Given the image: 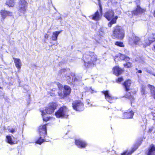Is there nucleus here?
<instances>
[{"label": "nucleus", "instance_id": "f257e3e1", "mask_svg": "<svg viewBox=\"0 0 155 155\" xmlns=\"http://www.w3.org/2000/svg\"><path fill=\"white\" fill-rule=\"evenodd\" d=\"M98 60L97 55L94 52L91 51L84 54L82 58L84 65L86 68L94 66Z\"/></svg>", "mask_w": 155, "mask_h": 155}, {"label": "nucleus", "instance_id": "f03ea898", "mask_svg": "<svg viewBox=\"0 0 155 155\" xmlns=\"http://www.w3.org/2000/svg\"><path fill=\"white\" fill-rule=\"evenodd\" d=\"M132 82L130 79L126 80L121 83V85L124 88L126 93L124 95L123 97L129 100L131 104L135 102V98L134 95L136 94L137 91L135 90L129 91L130 90V87L131 85Z\"/></svg>", "mask_w": 155, "mask_h": 155}, {"label": "nucleus", "instance_id": "7ed1b4c3", "mask_svg": "<svg viewBox=\"0 0 155 155\" xmlns=\"http://www.w3.org/2000/svg\"><path fill=\"white\" fill-rule=\"evenodd\" d=\"M68 111L69 110L67 106H62L55 112L54 115L57 118H67L69 116L68 114Z\"/></svg>", "mask_w": 155, "mask_h": 155}, {"label": "nucleus", "instance_id": "20e7f679", "mask_svg": "<svg viewBox=\"0 0 155 155\" xmlns=\"http://www.w3.org/2000/svg\"><path fill=\"white\" fill-rule=\"evenodd\" d=\"M112 35L118 39L122 40L125 35L124 30L121 27L116 25L113 28Z\"/></svg>", "mask_w": 155, "mask_h": 155}, {"label": "nucleus", "instance_id": "39448f33", "mask_svg": "<svg viewBox=\"0 0 155 155\" xmlns=\"http://www.w3.org/2000/svg\"><path fill=\"white\" fill-rule=\"evenodd\" d=\"M28 3L27 0H19L16 8L19 13L25 14L27 11Z\"/></svg>", "mask_w": 155, "mask_h": 155}, {"label": "nucleus", "instance_id": "423d86ee", "mask_svg": "<svg viewBox=\"0 0 155 155\" xmlns=\"http://www.w3.org/2000/svg\"><path fill=\"white\" fill-rule=\"evenodd\" d=\"M73 109L76 111H81L84 109V105L83 102L80 100H76L72 103Z\"/></svg>", "mask_w": 155, "mask_h": 155}, {"label": "nucleus", "instance_id": "0eeeda50", "mask_svg": "<svg viewBox=\"0 0 155 155\" xmlns=\"http://www.w3.org/2000/svg\"><path fill=\"white\" fill-rule=\"evenodd\" d=\"M58 106V105L56 102H52L49 103L45 109L46 113L48 114H52L54 112Z\"/></svg>", "mask_w": 155, "mask_h": 155}, {"label": "nucleus", "instance_id": "6e6552de", "mask_svg": "<svg viewBox=\"0 0 155 155\" xmlns=\"http://www.w3.org/2000/svg\"><path fill=\"white\" fill-rule=\"evenodd\" d=\"M122 60L126 62L123 64V66L125 68H131L133 66L132 63L128 61L130 60V58L125 54H122Z\"/></svg>", "mask_w": 155, "mask_h": 155}, {"label": "nucleus", "instance_id": "1a4fd4ad", "mask_svg": "<svg viewBox=\"0 0 155 155\" xmlns=\"http://www.w3.org/2000/svg\"><path fill=\"white\" fill-rule=\"evenodd\" d=\"M48 124L40 125L39 126L38 130L40 136H42L44 138L47 135V128L46 126Z\"/></svg>", "mask_w": 155, "mask_h": 155}, {"label": "nucleus", "instance_id": "9d476101", "mask_svg": "<svg viewBox=\"0 0 155 155\" xmlns=\"http://www.w3.org/2000/svg\"><path fill=\"white\" fill-rule=\"evenodd\" d=\"M63 94H61L60 96L61 97V99H64L70 95L71 92V87L67 85H64L63 87Z\"/></svg>", "mask_w": 155, "mask_h": 155}, {"label": "nucleus", "instance_id": "9b49d317", "mask_svg": "<svg viewBox=\"0 0 155 155\" xmlns=\"http://www.w3.org/2000/svg\"><path fill=\"white\" fill-rule=\"evenodd\" d=\"M75 144L80 148H85L87 146V144L85 141L80 139L75 140Z\"/></svg>", "mask_w": 155, "mask_h": 155}, {"label": "nucleus", "instance_id": "f8f14e48", "mask_svg": "<svg viewBox=\"0 0 155 155\" xmlns=\"http://www.w3.org/2000/svg\"><path fill=\"white\" fill-rule=\"evenodd\" d=\"M146 9L141 8L139 5H137L136 8L131 12L132 15H137L144 13Z\"/></svg>", "mask_w": 155, "mask_h": 155}, {"label": "nucleus", "instance_id": "ddd939ff", "mask_svg": "<svg viewBox=\"0 0 155 155\" xmlns=\"http://www.w3.org/2000/svg\"><path fill=\"white\" fill-rule=\"evenodd\" d=\"M101 93L104 94L105 98L107 101L110 103H112L114 98L109 93V90L103 91Z\"/></svg>", "mask_w": 155, "mask_h": 155}, {"label": "nucleus", "instance_id": "4468645a", "mask_svg": "<svg viewBox=\"0 0 155 155\" xmlns=\"http://www.w3.org/2000/svg\"><path fill=\"white\" fill-rule=\"evenodd\" d=\"M114 11L111 9H109L105 12L104 16L108 21H110L114 18Z\"/></svg>", "mask_w": 155, "mask_h": 155}, {"label": "nucleus", "instance_id": "2eb2a0df", "mask_svg": "<svg viewBox=\"0 0 155 155\" xmlns=\"http://www.w3.org/2000/svg\"><path fill=\"white\" fill-rule=\"evenodd\" d=\"M134 114V111L132 110L129 109L123 113V117L124 119L132 118Z\"/></svg>", "mask_w": 155, "mask_h": 155}, {"label": "nucleus", "instance_id": "dca6fc26", "mask_svg": "<svg viewBox=\"0 0 155 155\" xmlns=\"http://www.w3.org/2000/svg\"><path fill=\"white\" fill-rule=\"evenodd\" d=\"M113 74L117 76L121 75L124 72V70L120 68L118 66H116L113 68Z\"/></svg>", "mask_w": 155, "mask_h": 155}, {"label": "nucleus", "instance_id": "f3484780", "mask_svg": "<svg viewBox=\"0 0 155 155\" xmlns=\"http://www.w3.org/2000/svg\"><path fill=\"white\" fill-rule=\"evenodd\" d=\"M133 43L135 45L141 46V43L142 42L141 38L135 35H133L132 38Z\"/></svg>", "mask_w": 155, "mask_h": 155}, {"label": "nucleus", "instance_id": "a211bd4d", "mask_svg": "<svg viewBox=\"0 0 155 155\" xmlns=\"http://www.w3.org/2000/svg\"><path fill=\"white\" fill-rule=\"evenodd\" d=\"M0 13L2 18L4 20L7 16H11L12 15V13L9 11L1 10Z\"/></svg>", "mask_w": 155, "mask_h": 155}, {"label": "nucleus", "instance_id": "6ab92c4d", "mask_svg": "<svg viewBox=\"0 0 155 155\" xmlns=\"http://www.w3.org/2000/svg\"><path fill=\"white\" fill-rule=\"evenodd\" d=\"M6 142L12 145L13 144L17 143L18 141L19 140L18 139V137L17 138H13L15 140V141H13L11 137V136L10 135H7L6 137Z\"/></svg>", "mask_w": 155, "mask_h": 155}, {"label": "nucleus", "instance_id": "aec40b11", "mask_svg": "<svg viewBox=\"0 0 155 155\" xmlns=\"http://www.w3.org/2000/svg\"><path fill=\"white\" fill-rule=\"evenodd\" d=\"M146 154L147 155H155V145L152 144L150 145Z\"/></svg>", "mask_w": 155, "mask_h": 155}, {"label": "nucleus", "instance_id": "412c9836", "mask_svg": "<svg viewBox=\"0 0 155 155\" xmlns=\"http://www.w3.org/2000/svg\"><path fill=\"white\" fill-rule=\"evenodd\" d=\"M89 17L92 20L95 21H98L100 19V15L97 10L94 14L89 16Z\"/></svg>", "mask_w": 155, "mask_h": 155}, {"label": "nucleus", "instance_id": "4be33fe9", "mask_svg": "<svg viewBox=\"0 0 155 155\" xmlns=\"http://www.w3.org/2000/svg\"><path fill=\"white\" fill-rule=\"evenodd\" d=\"M147 87L150 90L151 96L155 100V87L150 84H148Z\"/></svg>", "mask_w": 155, "mask_h": 155}, {"label": "nucleus", "instance_id": "5701e85b", "mask_svg": "<svg viewBox=\"0 0 155 155\" xmlns=\"http://www.w3.org/2000/svg\"><path fill=\"white\" fill-rule=\"evenodd\" d=\"M13 59L16 68L20 70L21 66V63L19 58H13Z\"/></svg>", "mask_w": 155, "mask_h": 155}, {"label": "nucleus", "instance_id": "b1692460", "mask_svg": "<svg viewBox=\"0 0 155 155\" xmlns=\"http://www.w3.org/2000/svg\"><path fill=\"white\" fill-rule=\"evenodd\" d=\"M15 4V0H6L5 3V5L9 8L14 7Z\"/></svg>", "mask_w": 155, "mask_h": 155}, {"label": "nucleus", "instance_id": "393cba45", "mask_svg": "<svg viewBox=\"0 0 155 155\" xmlns=\"http://www.w3.org/2000/svg\"><path fill=\"white\" fill-rule=\"evenodd\" d=\"M151 44H152L150 42L148 38H147V39L144 40L143 43L141 42V45L142 46L143 48H145L147 47L150 46Z\"/></svg>", "mask_w": 155, "mask_h": 155}, {"label": "nucleus", "instance_id": "a878e982", "mask_svg": "<svg viewBox=\"0 0 155 155\" xmlns=\"http://www.w3.org/2000/svg\"><path fill=\"white\" fill-rule=\"evenodd\" d=\"M118 18L117 16H115L114 17L112 20H110V21L108 23V26L110 28L112 27V25L114 24H116L117 23V20Z\"/></svg>", "mask_w": 155, "mask_h": 155}, {"label": "nucleus", "instance_id": "bb28decb", "mask_svg": "<svg viewBox=\"0 0 155 155\" xmlns=\"http://www.w3.org/2000/svg\"><path fill=\"white\" fill-rule=\"evenodd\" d=\"M61 31H56L53 33V35L51 36L52 40L53 41H56L58 39V35L60 33Z\"/></svg>", "mask_w": 155, "mask_h": 155}, {"label": "nucleus", "instance_id": "cd10ccee", "mask_svg": "<svg viewBox=\"0 0 155 155\" xmlns=\"http://www.w3.org/2000/svg\"><path fill=\"white\" fill-rule=\"evenodd\" d=\"M76 80H77L76 78L72 76L71 77L70 76H68V78L67 79L68 83L69 84H73Z\"/></svg>", "mask_w": 155, "mask_h": 155}, {"label": "nucleus", "instance_id": "c85d7f7f", "mask_svg": "<svg viewBox=\"0 0 155 155\" xmlns=\"http://www.w3.org/2000/svg\"><path fill=\"white\" fill-rule=\"evenodd\" d=\"M41 115L43 117V120L44 121H47L49 120L50 118H51V117L45 116L44 115L45 114V113L43 110H41Z\"/></svg>", "mask_w": 155, "mask_h": 155}, {"label": "nucleus", "instance_id": "c756f323", "mask_svg": "<svg viewBox=\"0 0 155 155\" xmlns=\"http://www.w3.org/2000/svg\"><path fill=\"white\" fill-rule=\"evenodd\" d=\"M138 146L137 145L134 146L132 148L130 151L128 152L127 155H131L138 148Z\"/></svg>", "mask_w": 155, "mask_h": 155}, {"label": "nucleus", "instance_id": "7c9ffc66", "mask_svg": "<svg viewBox=\"0 0 155 155\" xmlns=\"http://www.w3.org/2000/svg\"><path fill=\"white\" fill-rule=\"evenodd\" d=\"M148 38L152 44L155 42V33H152Z\"/></svg>", "mask_w": 155, "mask_h": 155}, {"label": "nucleus", "instance_id": "2f4dec72", "mask_svg": "<svg viewBox=\"0 0 155 155\" xmlns=\"http://www.w3.org/2000/svg\"><path fill=\"white\" fill-rule=\"evenodd\" d=\"M41 137L40 136L39 139L36 141L35 142L36 143L41 145L42 143L45 141V139H41Z\"/></svg>", "mask_w": 155, "mask_h": 155}, {"label": "nucleus", "instance_id": "473e14b6", "mask_svg": "<svg viewBox=\"0 0 155 155\" xmlns=\"http://www.w3.org/2000/svg\"><path fill=\"white\" fill-rule=\"evenodd\" d=\"M145 87L143 86L141 87V93L142 95H145L147 94V91H146Z\"/></svg>", "mask_w": 155, "mask_h": 155}, {"label": "nucleus", "instance_id": "72a5a7b5", "mask_svg": "<svg viewBox=\"0 0 155 155\" xmlns=\"http://www.w3.org/2000/svg\"><path fill=\"white\" fill-rule=\"evenodd\" d=\"M115 45L117 46L121 47H124L125 46L123 43L121 41H116L115 43Z\"/></svg>", "mask_w": 155, "mask_h": 155}, {"label": "nucleus", "instance_id": "f704fd0d", "mask_svg": "<svg viewBox=\"0 0 155 155\" xmlns=\"http://www.w3.org/2000/svg\"><path fill=\"white\" fill-rule=\"evenodd\" d=\"M124 78L122 77L118 78L116 79L115 81L117 83L120 84L121 82L124 81Z\"/></svg>", "mask_w": 155, "mask_h": 155}, {"label": "nucleus", "instance_id": "c9c22d12", "mask_svg": "<svg viewBox=\"0 0 155 155\" xmlns=\"http://www.w3.org/2000/svg\"><path fill=\"white\" fill-rule=\"evenodd\" d=\"M98 1H99L98 3V4L99 7V10L100 11V14H101L102 13V5L101 3L100 0H98Z\"/></svg>", "mask_w": 155, "mask_h": 155}, {"label": "nucleus", "instance_id": "e433bc0d", "mask_svg": "<svg viewBox=\"0 0 155 155\" xmlns=\"http://www.w3.org/2000/svg\"><path fill=\"white\" fill-rule=\"evenodd\" d=\"M66 69L65 68L61 69L60 70V71H59V73L60 74H64L66 72Z\"/></svg>", "mask_w": 155, "mask_h": 155}, {"label": "nucleus", "instance_id": "4c0bfd02", "mask_svg": "<svg viewBox=\"0 0 155 155\" xmlns=\"http://www.w3.org/2000/svg\"><path fill=\"white\" fill-rule=\"evenodd\" d=\"M57 85L58 86V87L59 89H61L63 87V85L59 83H58Z\"/></svg>", "mask_w": 155, "mask_h": 155}, {"label": "nucleus", "instance_id": "58836bf2", "mask_svg": "<svg viewBox=\"0 0 155 155\" xmlns=\"http://www.w3.org/2000/svg\"><path fill=\"white\" fill-rule=\"evenodd\" d=\"M154 129V127H152L150 128H149L148 130V133H151L152 130Z\"/></svg>", "mask_w": 155, "mask_h": 155}, {"label": "nucleus", "instance_id": "ea45409f", "mask_svg": "<svg viewBox=\"0 0 155 155\" xmlns=\"http://www.w3.org/2000/svg\"><path fill=\"white\" fill-rule=\"evenodd\" d=\"M8 130L9 132L12 133H14L15 132V130L14 129H8Z\"/></svg>", "mask_w": 155, "mask_h": 155}, {"label": "nucleus", "instance_id": "a19ab883", "mask_svg": "<svg viewBox=\"0 0 155 155\" xmlns=\"http://www.w3.org/2000/svg\"><path fill=\"white\" fill-rule=\"evenodd\" d=\"M88 91L90 92V93H91V94H92L94 92V90H93L92 88L91 87L89 88V89L88 90Z\"/></svg>", "mask_w": 155, "mask_h": 155}, {"label": "nucleus", "instance_id": "79ce46f5", "mask_svg": "<svg viewBox=\"0 0 155 155\" xmlns=\"http://www.w3.org/2000/svg\"><path fill=\"white\" fill-rule=\"evenodd\" d=\"M49 35L47 34H45L44 35V37L45 38L47 39L49 37Z\"/></svg>", "mask_w": 155, "mask_h": 155}, {"label": "nucleus", "instance_id": "37998d69", "mask_svg": "<svg viewBox=\"0 0 155 155\" xmlns=\"http://www.w3.org/2000/svg\"><path fill=\"white\" fill-rule=\"evenodd\" d=\"M127 151L126 150L121 153L120 155H127Z\"/></svg>", "mask_w": 155, "mask_h": 155}, {"label": "nucleus", "instance_id": "c03bdc74", "mask_svg": "<svg viewBox=\"0 0 155 155\" xmlns=\"http://www.w3.org/2000/svg\"><path fill=\"white\" fill-rule=\"evenodd\" d=\"M137 72L138 73H141L142 72V71L141 70H139L137 71Z\"/></svg>", "mask_w": 155, "mask_h": 155}, {"label": "nucleus", "instance_id": "a18cd8bd", "mask_svg": "<svg viewBox=\"0 0 155 155\" xmlns=\"http://www.w3.org/2000/svg\"><path fill=\"white\" fill-rule=\"evenodd\" d=\"M153 15L154 17H155V10L153 12Z\"/></svg>", "mask_w": 155, "mask_h": 155}, {"label": "nucleus", "instance_id": "49530a36", "mask_svg": "<svg viewBox=\"0 0 155 155\" xmlns=\"http://www.w3.org/2000/svg\"><path fill=\"white\" fill-rule=\"evenodd\" d=\"M153 48L154 50V51L155 52V44L153 46Z\"/></svg>", "mask_w": 155, "mask_h": 155}, {"label": "nucleus", "instance_id": "de8ad7c7", "mask_svg": "<svg viewBox=\"0 0 155 155\" xmlns=\"http://www.w3.org/2000/svg\"><path fill=\"white\" fill-rule=\"evenodd\" d=\"M3 88L1 87H0V89H2Z\"/></svg>", "mask_w": 155, "mask_h": 155}, {"label": "nucleus", "instance_id": "09e8293b", "mask_svg": "<svg viewBox=\"0 0 155 155\" xmlns=\"http://www.w3.org/2000/svg\"><path fill=\"white\" fill-rule=\"evenodd\" d=\"M153 75L155 77V74H153Z\"/></svg>", "mask_w": 155, "mask_h": 155}, {"label": "nucleus", "instance_id": "8fccbe9b", "mask_svg": "<svg viewBox=\"0 0 155 155\" xmlns=\"http://www.w3.org/2000/svg\"><path fill=\"white\" fill-rule=\"evenodd\" d=\"M136 70H138V69H137V68H136Z\"/></svg>", "mask_w": 155, "mask_h": 155}, {"label": "nucleus", "instance_id": "3c124183", "mask_svg": "<svg viewBox=\"0 0 155 155\" xmlns=\"http://www.w3.org/2000/svg\"><path fill=\"white\" fill-rule=\"evenodd\" d=\"M47 32H48V33H49V31H48Z\"/></svg>", "mask_w": 155, "mask_h": 155}]
</instances>
